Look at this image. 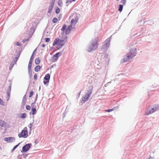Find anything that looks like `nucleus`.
I'll use <instances>...</instances> for the list:
<instances>
[{"label":"nucleus","mask_w":159,"mask_h":159,"mask_svg":"<svg viewBox=\"0 0 159 159\" xmlns=\"http://www.w3.org/2000/svg\"><path fill=\"white\" fill-rule=\"evenodd\" d=\"M67 37L63 36L61 39L59 38L55 39L52 44L53 46H56V48L59 49L63 46L67 41Z\"/></svg>","instance_id":"1"},{"label":"nucleus","mask_w":159,"mask_h":159,"mask_svg":"<svg viewBox=\"0 0 159 159\" xmlns=\"http://www.w3.org/2000/svg\"><path fill=\"white\" fill-rule=\"evenodd\" d=\"M136 50L135 48H133L130 50L129 53L127 54L126 56L122 60V62H126L129 61L130 59L132 58L136 54Z\"/></svg>","instance_id":"2"},{"label":"nucleus","mask_w":159,"mask_h":159,"mask_svg":"<svg viewBox=\"0 0 159 159\" xmlns=\"http://www.w3.org/2000/svg\"><path fill=\"white\" fill-rule=\"evenodd\" d=\"M98 38H97L96 39L93 40L92 42V44L89 46L88 48V51L90 52L96 49L98 47Z\"/></svg>","instance_id":"3"},{"label":"nucleus","mask_w":159,"mask_h":159,"mask_svg":"<svg viewBox=\"0 0 159 159\" xmlns=\"http://www.w3.org/2000/svg\"><path fill=\"white\" fill-rule=\"evenodd\" d=\"M71 17H73V18L71 20V25L67 28L70 30L72 28V25H75L78 20V17L76 14H74Z\"/></svg>","instance_id":"4"},{"label":"nucleus","mask_w":159,"mask_h":159,"mask_svg":"<svg viewBox=\"0 0 159 159\" xmlns=\"http://www.w3.org/2000/svg\"><path fill=\"white\" fill-rule=\"evenodd\" d=\"M92 87L89 90H88L87 91V94L81 99V101L82 103H84L88 100L90 96V94L92 93Z\"/></svg>","instance_id":"5"},{"label":"nucleus","mask_w":159,"mask_h":159,"mask_svg":"<svg viewBox=\"0 0 159 159\" xmlns=\"http://www.w3.org/2000/svg\"><path fill=\"white\" fill-rule=\"evenodd\" d=\"M28 136V129L26 127H25L21 132L18 134V136L20 138H26Z\"/></svg>","instance_id":"6"},{"label":"nucleus","mask_w":159,"mask_h":159,"mask_svg":"<svg viewBox=\"0 0 159 159\" xmlns=\"http://www.w3.org/2000/svg\"><path fill=\"white\" fill-rule=\"evenodd\" d=\"M110 45V41L109 40H106L103 43V45L102 49L104 51H106L107 50L109 47Z\"/></svg>","instance_id":"7"},{"label":"nucleus","mask_w":159,"mask_h":159,"mask_svg":"<svg viewBox=\"0 0 159 159\" xmlns=\"http://www.w3.org/2000/svg\"><path fill=\"white\" fill-rule=\"evenodd\" d=\"M50 75L48 74H46L44 78V80L43 81V83L44 84H46L49 83L50 79Z\"/></svg>","instance_id":"8"},{"label":"nucleus","mask_w":159,"mask_h":159,"mask_svg":"<svg viewBox=\"0 0 159 159\" xmlns=\"http://www.w3.org/2000/svg\"><path fill=\"white\" fill-rule=\"evenodd\" d=\"M30 144H26L23 147L22 150L23 152H26L30 149Z\"/></svg>","instance_id":"9"},{"label":"nucleus","mask_w":159,"mask_h":159,"mask_svg":"<svg viewBox=\"0 0 159 159\" xmlns=\"http://www.w3.org/2000/svg\"><path fill=\"white\" fill-rule=\"evenodd\" d=\"M61 53L59 52L54 55L52 57V60L54 61H56L57 60L58 57L61 56Z\"/></svg>","instance_id":"10"},{"label":"nucleus","mask_w":159,"mask_h":159,"mask_svg":"<svg viewBox=\"0 0 159 159\" xmlns=\"http://www.w3.org/2000/svg\"><path fill=\"white\" fill-rule=\"evenodd\" d=\"M157 108H152L149 110H147L145 113V114L146 115H148L150 114H152L156 111Z\"/></svg>","instance_id":"11"},{"label":"nucleus","mask_w":159,"mask_h":159,"mask_svg":"<svg viewBox=\"0 0 159 159\" xmlns=\"http://www.w3.org/2000/svg\"><path fill=\"white\" fill-rule=\"evenodd\" d=\"M15 139L14 138L10 137L8 138H5L4 139V140L5 141H7L8 142H11L15 140Z\"/></svg>","instance_id":"12"},{"label":"nucleus","mask_w":159,"mask_h":159,"mask_svg":"<svg viewBox=\"0 0 159 159\" xmlns=\"http://www.w3.org/2000/svg\"><path fill=\"white\" fill-rule=\"evenodd\" d=\"M7 125V123L4 121L0 120V126L2 127H6Z\"/></svg>","instance_id":"13"},{"label":"nucleus","mask_w":159,"mask_h":159,"mask_svg":"<svg viewBox=\"0 0 159 159\" xmlns=\"http://www.w3.org/2000/svg\"><path fill=\"white\" fill-rule=\"evenodd\" d=\"M53 6L54 3H52L49 7L48 8V12L49 13H50L51 12L53 8Z\"/></svg>","instance_id":"14"},{"label":"nucleus","mask_w":159,"mask_h":159,"mask_svg":"<svg viewBox=\"0 0 159 159\" xmlns=\"http://www.w3.org/2000/svg\"><path fill=\"white\" fill-rule=\"evenodd\" d=\"M41 68V67L40 66L38 65L36 66L34 68V71L35 72H38L40 70Z\"/></svg>","instance_id":"15"},{"label":"nucleus","mask_w":159,"mask_h":159,"mask_svg":"<svg viewBox=\"0 0 159 159\" xmlns=\"http://www.w3.org/2000/svg\"><path fill=\"white\" fill-rule=\"evenodd\" d=\"M40 62V60L39 58H36L35 60V63L36 64H39Z\"/></svg>","instance_id":"16"},{"label":"nucleus","mask_w":159,"mask_h":159,"mask_svg":"<svg viewBox=\"0 0 159 159\" xmlns=\"http://www.w3.org/2000/svg\"><path fill=\"white\" fill-rule=\"evenodd\" d=\"M32 64V63H31L29 62V64H28V69L29 71H31Z\"/></svg>","instance_id":"17"},{"label":"nucleus","mask_w":159,"mask_h":159,"mask_svg":"<svg viewBox=\"0 0 159 159\" xmlns=\"http://www.w3.org/2000/svg\"><path fill=\"white\" fill-rule=\"evenodd\" d=\"M32 114L33 115L35 114L36 113V110L35 108H32L31 110Z\"/></svg>","instance_id":"18"},{"label":"nucleus","mask_w":159,"mask_h":159,"mask_svg":"<svg viewBox=\"0 0 159 159\" xmlns=\"http://www.w3.org/2000/svg\"><path fill=\"white\" fill-rule=\"evenodd\" d=\"M123 7V6L121 4H120L119 5V7L118 10L120 12H121L122 10Z\"/></svg>","instance_id":"19"},{"label":"nucleus","mask_w":159,"mask_h":159,"mask_svg":"<svg viewBox=\"0 0 159 159\" xmlns=\"http://www.w3.org/2000/svg\"><path fill=\"white\" fill-rule=\"evenodd\" d=\"M33 59H34V56H33V55L32 54L30 58L29 62L32 63Z\"/></svg>","instance_id":"20"},{"label":"nucleus","mask_w":159,"mask_h":159,"mask_svg":"<svg viewBox=\"0 0 159 159\" xmlns=\"http://www.w3.org/2000/svg\"><path fill=\"white\" fill-rule=\"evenodd\" d=\"M66 25H64L61 29V30L64 31L66 30Z\"/></svg>","instance_id":"21"},{"label":"nucleus","mask_w":159,"mask_h":159,"mask_svg":"<svg viewBox=\"0 0 159 159\" xmlns=\"http://www.w3.org/2000/svg\"><path fill=\"white\" fill-rule=\"evenodd\" d=\"M26 117V115L25 113H23L20 116V118H24Z\"/></svg>","instance_id":"22"},{"label":"nucleus","mask_w":159,"mask_h":159,"mask_svg":"<svg viewBox=\"0 0 159 159\" xmlns=\"http://www.w3.org/2000/svg\"><path fill=\"white\" fill-rule=\"evenodd\" d=\"M58 21L57 19L56 18H54L52 20V22L53 23H56Z\"/></svg>","instance_id":"23"},{"label":"nucleus","mask_w":159,"mask_h":159,"mask_svg":"<svg viewBox=\"0 0 159 159\" xmlns=\"http://www.w3.org/2000/svg\"><path fill=\"white\" fill-rule=\"evenodd\" d=\"M60 11V9L59 8H58L56 10V13L57 14H58Z\"/></svg>","instance_id":"24"},{"label":"nucleus","mask_w":159,"mask_h":159,"mask_svg":"<svg viewBox=\"0 0 159 159\" xmlns=\"http://www.w3.org/2000/svg\"><path fill=\"white\" fill-rule=\"evenodd\" d=\"M26 108L28 110H30L31 109V107L29 105H26Z\"/></svg>","instance_id":"25"},{"label":"nucleus","mask_w":159,"mask_h":159,"mask_svg":"<svg viewBox=\"0 0 159 159\" xmlns=\"http://www.w3.org/2000/svg\"><path fill=\"white\" fill-rule=\"evenodd\" d=\"M66 34H69V33L70 32V30H69V29H68L67 28L66 30Z\"/></svg>","instance_id":"26"},{"label":"nucleus","mask_w":159,"mask_h":159,"mask_svg":"<svg viewBox=\"0 0 159 159\" xmlns=\"http://www.w3.org/2000/svg\"><path fill=\"white\" fill-rule=\"evenodd\" d=\"M117 1H119L120 0H116ZM126 0H121V3H122L123 5H125L126 3Z\"/></svg>","instance_id":"27"},{"label":"nucleus","mask_w":159,"mask_h":159,"mask_svg":"<svg viewBox=\"0 0 159 159\" xmlns=\"http://www.w3.org/2000/svg\"><path fill=\"white\" fill-rule=\"evenodd\" d=\"M58 4L59 6H61L62 4V1L60 0H59L58 2Z\"/></svg>","instance_id":"28"},{"label":"nucleus","mask_w":159,"mask_h":159,"mask_svg":"<svg viewBox=\"0 0 159 159\" xmlns=\"http://www.w3.org/2000/svg\"><path fill=\"white\" fill-rule=\"evenodd\" d=\"M33 94V92L32 91L30 92V95H29V97L30 98V97H32V96Z\"/></svg>","instance_id":"29"},{"label":"nucleus","mask_w":159,"mask_h":159,"mask_svg":"<svg viewBox=\"0 0 159 159\" xmlns=\"http://www.w3.org/2000/svg\"><path fill=\"white\" fill-rule=\"evenodd\" d=\"M4 102L0 98V104L1 105H4Z\"/></svg>","instance_id":"30"},{"label":"nucleus","mask_w":159,"mask_h":159,"mask_svg":"<svg viewBox=\"0 0 159 159\" xmlns=\"http://www.w3.org/2000/svg\"><path fill=\"white\" fill-rule=\"evenodd\" d=\"M50 41V39L49 38H46L45 41L47 42H49Z\"/></svg>","instance_id":"31"},{"label":"nucleus","mask_w":159,"mask_h":159,"mask_svg":"<svg viewBox=\"0 0 159 159\" xmlns=\"http://www.w3.org/2000/svg\"><path fill=\"white\" fill-rule=\"evenodd\" d=\"M38 76L37 75L35 74L34 76V79L35 80H37V79Z\"/></svg>","instance_id":"32"},{"label":"nucleus","mask_w":159,"mask_h":159,"mask_svg":"<svg viewBox=\"0 0 159 159\" xmlns=\"http://www.w3.org/2000/svg\"><path fill=\"white\" fill-rule=\"evenodd\" d=\"M114 110V109H109V110H106V111L108 112H110Z\"/></svg>","instance_id":"33"},{"label":"nucleus","mask_w":159,"mask_h":159,"mask_svg":"<svg viewBox=\"0 0 159 159\" xmlns=\"http://www.w3.org/2000/svg\"><path fill=\"white\" fill-rule=\"evenodd\" d=\"M16 45L18 46H20L21 45L20 43H19L18 42H16Z\"/></svg>","instance_id":"34"},{"label":"nucleus","mask_w":159,"mask_h":159,"mask_svg":"<svg viewBox=\"0 0 159 159\" xmlns=\"http://www.w3.org/2000/svg\"><path fill=\"white\" fill-rule=\"evenodd\" d=\"M26 102V99H25V100L23 99L22 101V103H23V104L24 105H25Z\"/></svg>","instance_id":"35"},{"label":"nucleus","mask_w":159,"mask_h":159,"mask_svg":"<svg viewBox=\"0 0 159 159\" xmlns=\"http://www.w3.org/2000/svg\"><path fill=\"white\" fill-rule=\"evenodd\" d=\"M20 143H19L17 145H16L15 146L14 148L16 149L17 147L20 144Z\"/></svg>","instance_id":"36"},{"label":"nucleus","mask_w":159,"mask_h":159,"mask_svg":"<svg viewBox=\"0 0 159 159\" xmlns=\"http://www.w3.org/2000/svg\"><path fill=\"white\" fill-rule=\"evenodd\" d=\"M14 150H15L13 148H12L11 150V152H13L14 151Z\"/></svg>","instance_id":"37"},{"label":"nucleus","mask_w":159,"mask_h":159,"mask_svg":"<svg viewBox=\"0 0 159 159\" xmlns=\"http://www.w3.org/2000/svg\"><path fill=\"white\" fill-rule=\"evenodd\" d=\"M45 44H43L42 45V46L43 47H45Z\"/></svg>","instance_id":"38"},{"label":"nucleus","mask_w":159,"mask_h":159,"mask_svg":"<svg viewBox=\"0 0 159 159\" xmlns=\"http://www.w3.org/2000/svg\"><path fill=\"white\" fill-rule=\"evenodd\" d=\"M72 1V0H67V1L69 2H72V1Z\"/></svg>","instance_id":"39"},{"label":"nucleus","mask_w":159,"mask_h":159,"mask_svg":"<svg viewBox=\"0 0 159 159\" xmlns=\"http://www.w3.org/2000/svg\"><path fill=\"white\" fill-rule=\"evenodd\" d=\"M75 0H72L71 1H75Z\"/></svg>","instance_id":"40"},{"label":"nucleus","mask_w":159,"mask_h":159,"mask_svg":"<svg viewBox=\"0 0 159 159\" xmlns=\"http://www.w3.org/2000/svg\"><path fill=\"white\" fill-rule=\"evenodd\" d=\"M152 158V157H149V159H150L151 158Z\"/></svg>","instance_id":"41"},{"label":"nucleus","mask_w":159,"mask_h":159,"mask_svg":"<svg viewBox=\"0 0 159 159\" xmlns=\"http://www.w3.org/2000/svg\"><path fill=\"white\" fill-rule=\"evenodd\" d=\"M13 148L14 149V150H15V149L14 148Z\"/></svg>","instance_id":"42"},{"label":"nucleus","mask_w":159,"mask_h":159,"mask_svg":"<svg viewBox=\"0 0 159 159\" xmlns=\"http://www.w3.org/2000/svg\"><path fill=\"white\" fill-rule=\"evenodd\" d=\"M13 66V65H11V67H12Z\"/></svg>","instance_id":"43"},{"label":"nucleus","mask_w":159,"mask_h":159,"mask_svg":"<svg viewBox=\"0 0 159 159\" xmlns=\"http://www.w3.org/2000/svg\"><path fill=\"white\" fill-rule=\"evenodd\" d=\"M25 96H26V95H25V96H24V98H25Z\"/></svg>","instance_id":"44"}]
</instances>
